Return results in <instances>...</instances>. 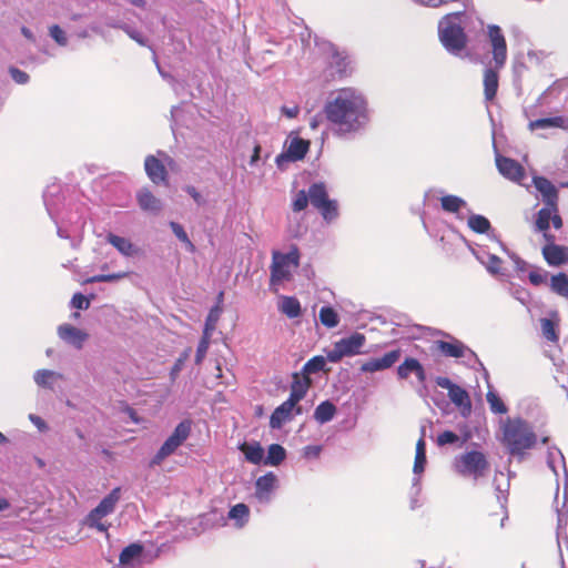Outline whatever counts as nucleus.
Here are the masks:
<instances>
[{"label": "nucleus", "instance_id": "obj_14", "mask_svg": "<svg viewBox=\"0 0 568 568\" xmlns=\"http://www.w3.org/2000/svg\"><path fill=\"white\" fill-rule=\"evenodd\" d=\"M311 383L310 376L303 372L293 373L288 398L298 404L305 397Z\"/></svg>", "mask_w": 568, "mask_h": 568}, {"label": "nucleus", "instance_id": "obj_53", "mask_svg": "<svg viewBox=\"0 0 568 568\" xmlns=\"http://www.w3.org/2000/svg\"><path fill=\"white\" fill-rule=\"evenodd\" d=\"M529 282L535 285L539 286L541 284H545L547 282V273H542L539 271H531L528 274Z\"/></svg>", "mask_w": 568, "mask_h": 568}, {"label": "nucleus", "instance_id": "obj_28", "mask_svg": "<svg viewBox=\"0 0 568 568\" xmlns=\"http://www.w3.org/2000/svg\"><path fill=\"white\" fill-rule=\"evenodd\" d=\"M280 311L288 318L298 317L302 313L301 303L296 297L283 296L280 303Z\"/></svg>", "mask_w": 568, "mask_h": 568}, {"label": "nucleus", "instance_id": "obj_32", "mask_svg": "<svg viewBox=\"0 0 568 568\" xmlns=\"http://www.w3.org/2000/svg\"><path fill=\"white\" fill-rule=\"evenodd\" d=\"M223 292H220L219 295H217V304L211 308L207 317H206V321H205V325H204V329L203 332L204 333H209V334H212L213 331L215 329V326H216V323L219 321V317L222 313V306H221V303L223 302Z\"/></svg>", "mask_w": 568, "mask_h": 568}, {"label": "nucleus", "instance_id": "obj_6", "mask_svg": "<svg viewBox=\"0 0 568 568\" xmlns=\"http://www.w3.org/2000/svg\"><path fill=\"white\" fill-rule=\"evenodd\" d=\"M121 498V488H113L85 517V525L100 532H108L109 526L102 519L115 510Z\"/></svg>", "mask_w": 568, "mask_h": 568}, {"label": "nucleus", "instance_id": "obj_20", "mask_svg": "<svg viewBox=\"0 0 568 568\" xmlns=\"http://www.w3.org/2000/svg\"><path fill=\"white\" fill-rule=\"evenodd\" d=\"M542 255L549 265L560 266L568 262V247L548 244L542 247Z\"/></svg>", "mask_w": 568, "mask_h": 568}, {"label": "nucleus", "instance_id": "obj_48", "mask_svg": "<svg viewBox=\"0 0 568 568\" xmlns=\"http://www.w3.org/2000/svg\"><path fill=\"white\" fill-rule=\"evenodd\" d=\"M458 440H459L458 435L452 430H445L437 436V444L439 446H445L447 444H455Z\"/></svg>", "mask_w": 568, "mask_h": 568}, {"label": "nucleus", "instance_id": "obj_11", "mask_svg": "<svg viewBox=\"0 0 568 568\" xmlns=\"http://www.w3.org/2000/svg\"><path fill=\"white\" fill-rule=\"evenodd\" d=\"M293 413L296 415L302 414V408L297 403L287 398L278 407L274 409L270 417V426L273 429L281 428L285 423L290 422L293 417Z\"/></svg>", "mask_w": 568, "mask_h": 568}, {"label": "nucleus", "instance_id": "obj_43", "mask_svg": "<svg viewBox=\"0 0 568 568\" xmlns=\"http://www.w3.org/2000/svg\"><path fill=\"white\" fill-rule=\"evenodd\" d=\"M487 403L489 404V408L495 414H506L508 412L507 406L503 402V399L495 393L489 390L486 394Z\"/></svg>", "mask_w": 568, "mask_h": 568}, {"label": "nucleus", "instance_id": "obj_24", "mask_svg": "<svg viewBox=\"0 0 568 568\" xmlns=\"http://www.w3.org/2000/svg\"><path fill=\"white\" fill-rule=\"evenodd\" d=\"M178 448V427L173 430L168 440L161 446L159 452L150 462V466L160 465L168 456L173 454Z\"/></svg>", "mask_w": 568, "mask_h": 568}, {"label": "nucleus", "instance_id": "obj_10", "mask_svg": "<svg viewBox=\"0 0 568 568\" xmlns=\"http://www.w3.org/2000/svg\"><path fill=\"white\" fill-rule=\"evenodd\" d=\"M158 557L155 554L153 557L146 559L144 546L141 542H132L124 547L119 555V564L123 567H131L135 564L152 562Z\"/></svg>", "mask_w": 568, "mask_h": 568}, {"label": "nucleus", "instance_id": "obj_12", "mask_svg": "<svg viewBox=\"0 0 568 568\" xmlns=\"http://www.w3.org/2000/svg\"><path fill=\"white\" fill-rule=\"evenodd\" d=\"M402 351L399 348L393 349L382 357L369 358L361 365V372L375 373L385 371L394 366L400 358Z\"/></svg>", "mask_w": 568, "mask_h": 568}, {"label": "nucleus", "instance_id": "obj_1", "mask_svg": "<svg viewBox=\"0 0 568 568\" xmlns=\"http://www.w3.org/2000/svg\"><path fill=\"white\" fill-rule=\"evenodd\" d=\"M324 113L338 134L354 133L368 121L365 99L351 88H344L326 102Z\"/></svg>", "mask_w": 568, "mask_h": 568}, {"label": "nucleus", "instance_id": "obj_38", "mask_svg": "<svg viewBox=\"0 0 568 568\" xmlns=\"http://www.w3.org/2000/svg\"><path fill=\"white\" fill-rule=\"evenodd\" d=\"M320 321L327 328L336 327L339 323V317L336 311L331 306H323L320 310Z\"/></svg>", "mask_w": 568, "mask_h": 568}, {"label": "nucleus", "instance_id": "obj_64", "mask_svg": "<svg viewBox=\"0 0 568 568\" xmlns=\"http://www.w3.org/2000/svg\"><path fill=\"white\" fill-rule=\"evenodd\" d=\"M30 419L38 426V427H44V422L39 417L34 415H30Z\"/></svg>", "mask_w": 568, "mask_h": 568}, {"label": "nucleus", "instance_id": "obj_8", "mask_svg": "<svg viewBox=\"0 0 568 568\" xmlns=\"http://www.w3.org/2000/svg\"><path fill=\"white\" fill-rule=\"evenodd\" d=\"M300 254L298 250L294 247L290 253L282 254L278 252L273 253V261L271 265V282L272 284L281 283L291 278L290 264L298 266Z\"/></svg>", "mask_w": 568, "mask_h": 568}, {"label": "nucleus", "instance_id": "obj_26", "mask_svg": "<svg viewBox=\"0 0 568 568\" xmlns=\"http://www.w3.org/2000/svg\"><path fill=\"white\" fill-rule=\"evenodd\" d=\"M486 513L488 525L498 527L504 526V520L507 518V510L498 499L487 506Z\"/></svg>", "mask_w": 568, "mask_h": 568}, {"label": "nucleus", "instance_id": "obj_61", "mask_svg": "<svg viewBox=\"0 0 568 568\" xmlns=\"http://www.w3.org/2000/svg\"><path fill=\"white\" fill-rule=\"evenodd\" d=\"M186 192L193 197V200L197 203V204H201L203 203V197L202 195L196 191L195 187L193 186H187L186 187Z\"/></svg>", "mask_w": 568, "mask_h": 568}, {"label": "nucleus", "instance_id": "obj_52", "mask_svg": "<svg viewBox=\"0 0 568 568\" xmlns=\"http://www.w3.org/2000/svg\"><path fill=\"white\" fill-rule=\"evenodd\" d=\"M9 73L18 84H24L29 81V74L18 68L11 67Z\"/></svg>", "mask_w": 568, "mask_h": 568}, {"label": "nucleus", "instance_id": "obj_2", "mask_svg": "<svg viewBox=\"0 0 568 568\" xmlns=\"http://www.w3.org/2000/svg\"><path fill=\"white\" fill-rule=\"evenodd\" d=\"M500 432V442L511 456H524L537 444V435L529 423L520 417L501 420Z\"/></svg>", "mask_w": 568, "mask_h": 568}, {"label": "nucleus", "instance_id": "obj_29", "mask_svg": "<svg viewBox=\"0 0 568 568\" xmlns=\"http://www.w3.org/2000/svg\"><path fill=\"white\" fill-rule=\"evenodd\" d=\"M531 131L537 129H548V128H567V122L562 116H554V118H544L530 121L528 124Z\"/></svg>", "mask_w": 568, "mask_h": 568}, {"label": "nucleus", "instance_id": "obj_59", "mask_svg": "<svg viewBox=\"0 0 568 568\" xmlns=\"http://www.w3.org/2000/svg\"><path fill=\"white\" fill-rule=\"evenodd\" d=\"M281 111L288 119H293L296 118L297 114L300 113V108L297 105H294L292 108L282 106Z\"/></svg>", "mask_w": 568, "mask_h": 568}, {"label": "nucleus", "instance_id": "obj_3", "mask_svg": "<svg viewBox=\"0 0 568 568\" xmlns=\"http://www.w3.org/2000/svg\"><path fill=\"white\" fill-rule=\"evenodd\" d=\"M488 38L493 49L495 69L488 68L484 71L483 83L485 100L493 101L499 87L498 70L505 65L507 60V43L501 29L495 24L488 26Z\"/></svg>", "mask_w": 568, "mask_h": 568}, {"label": "nucleus", "instance_id": "obj_58", "mask_svg": "<svg viewBox=\"0 0 568 568\" xmlns=\"http://www.w3.org/2000/svg\"><path fill=\"white\" fill-rule=\"evenodd\" d=\"M436 384L439 387L447 389V392H449L456 385L448 377H442V376L436 378Z\"/></svg>", "mask_w": 568, "mask_h": 568}, {"label": "nucleus", "instance_id": "obj_9", "mask_svg": "<svg viewBox=\"0 0 568 568\" xmlns=\"http://www.w3.org/2000/svg\"><path fill=\"white\" fill-rule=\"evenodd\" d=\"M433 349L445 357L453 358H463L467 355H475V353L468 346L455 337H450L449 342L435 341L433 344Z\"/></svg>", "mask_w": 568, "mask_h": 568}, {"label": "nucleus", "instance_id": "obj_39", "mask_svg": "<svg viewBox=\"0 0 568 568\" xmlns=\"http://www.w3.org/2000/svg\"><path fill=\"white\" fill-rule=\"evenodd\" d=\"M442 209L449 213H457L466 204L465 201L456 195H444L440 199Z\"/></svg>", "mask_w": 568, "mask_h": 568}, {"label": "nucleus", "instance_id": "obj_15", "mask_svg": "<svg viewBox=\"0 0 568 568\" xmlns=\"http://www.w3.org/2000/svg\"><path fill=\"white\" fill-rule=\"evenodd\" d=\"M144 168L148 176L154 184L166 183L168 172L161 160L154 155L146 156Z\"/></svg>", "mask_w": 568, "mask_h": 568}, {"label": "nucleus", "instance_id": "obj_44", "mask_svg": "<svg viewBox=\"0 0 568 568\" xmlns=\"http://www.w3.org/2000/svg\"><path fill=\"white\" fill-rule=\"evenodd\" d=\"M325 365L326 361L323 356H314L304 364L302 372L310 376V374L324 371Z\"/></svg>", "mask_w": 568, "mask_h": 568}, {"label": "nucleus", "instance_id": "obj_41", "mask_svg": "<svg viewBox=\"0 0 568 568\" xmlns=\"http://www.w3.org/2000/svg\"><path fill=\"white\" fill-rule=\"evenodd\" d=\"M468 226L478 234H484L490 229V222L483 215H471L468 219Z\"/></svg>", "mask_w": 568, "mask_h": 568}, {"label": "nucleus", "instance_id": "obj_30", "mask_svg": "<svg viewBox=\"0 0 568 568\" xmlns=\"http://www.w3.org/2000/svg\"><path fill=\"white\" fill-rule=\"evenodd\" d=\"M335 414V405L329 400H324L315 408L314 418L316 422L324 424L332 420Z\"/></svg>", "mask_w": 568, "mask_h": 568}, {"label": "nucleus", "instance_id": "obj_17", "mask_svg": "<svg viewBox=\"0 0 568 568\" xmlns=\"http://www.w3.org/2000/svg\"><path fill=\"white\" fill-rule=\"evenodd\" d=\"M344 356H354L362 353V348L366 343V337L362 333H353L351 336L336 342Z\"/></svg>", "mask_w": 568, "mask_h": 568}, {"label": "nucleus", "instance_id": "obj_18", "mask_svg": "<svg viewBox=\"0 0 568 568\" xmlns=\"http://www.w3.org/2000/svg\"><path fill=\"white\" fill-rule=\"evenodd\" d=\"M496 164L499 172L513 181H519L525 175L523 166L510 158L499 156L496 160Z\"/></svg>", "mask_w": 568, "mask_h": 568}, {"label": "nucleus", "instance_id": "obj_16", "mask_svg": "<svg viewBox=\"0 0 568 568\" xmlns=\"http://www.w3.org/2000/svg\"><path fill=\"white\" fill-rule=\"evenodd\" d=\"M410 374H415L420 383L426 381V373L423 365L414 357L405 358V361L397 367V376L399 379H407Z\"/></svg>", "mask_w": 568, "mask_h": 568}, {"label": "nucleus", "instance_id": "obj_42", "mask_svg": "<svg viewBox=\"0 0 568 568\" xmlns=\"http://www.w3.org/2000/svg\"><path fill=\"white\" fill-rule=\"evenodd\" d=\"M276 476L273 473H267L256 480V490L261 494H268L276 484Z\"/></svg>", "mask_w": 568, "mask_h": 568}, {"label": "nucleus", "instance_id": "obj_51", "mask_svg": "<svg viewBox=\"0 0 568 568\" xmlns=\"http://www.w3.org/2000/svg\"><path fill=\"white\" fill-rule=\"evenodd\" d=\"M71 305L78 310H87L90 306V301L81 293H75L72 296Z\"/></svg>", "mask_w": 568, "mask_h": 568}, {"label": "nucleus", "instance_id": "obj_19", "mask_svg": "<svg viewBox=\"0 0 568 568\" xmlns=\"http://www.w3.org/2000/svg\"><path fill=\"white\" fill-rule=\"evenodd\" d=\"M59 337L77 348H82L83 343L88 339V334L71 324H63L58 327Z\"/></svg>", "mask_w": 568, "mask_h": 568}, {"label": "nucleus", "instance_id": "obj_37", "mask_svg": "<svg viewBox=\"0 0 568 568\" xmlns=\"http://www.w3.org/2000/svg\"><path fill=\"white\" fill-rule=\"evenodd\" d=\"M426 464V443L422 436L416 443V453L414 460V473L420 474L424 471Z\"/></svg>", "mask_w": 568, "mask_h": 568}, {"label": "nucleus", "instance_id": "obj_62", "mask_svg": "<svg viewBox=\"0 0 568 568\" xmlns=\"http://www.w3.org/2000/svg\"><path fill=\"white\" fill-rule=\"evenodd\" d=\"M550 221H551L554 227L557 230L562 226V220H561L560 215L558 214V210L554 211V213L551 214Z\"/></svg>", "mask_w": 568, "mask_h": 568}, {"label": "nucleus", "instance_id": "obj_45", "mask_svg": "<svg viewBox=\"0 0 568 568\" xmlns=\"http://www.w3.org/2000/svg\"><path fill=\"white\" fill-rule=\"evenodd\" d=\"M211 336H212V334L203 332V335H202V337L199 342L197 348H196V354H195V359H194L196 365H200L203 362V359L205 358L209 346H210Z\"/></svg>", "mask_w": 568, "mask_h": 568}, {"label": "nucleus", "instance_id": "obj_50", "mask_svg": "<svg viewBox=\"0 0 568 568\" xmlns=\"http://www.w3.org/2000/svg\"><path fill=\"white\" fill-rule=\"evenodd\" d=\"M50 36L55 40L57 43L64 45L67 44V37L64 31L58 26L53 24L49 29Z\"/></svg>", "mask_w": 568, "mask_h": 568}, {"label": "nucleus", "instance_id": "obj_40", "mask_svg": "<svg viewBox=\"0 0 568 568\" xmlns=\"http://www.w3.org/2000/svg\"><path fill=\"white\" fill-rule=\"evenodd\" d=\"M550 286L555 293L564 297H568V276L565 273L554 275L551 277Z\"/></svg>", "mask_w": 568, "mask_h": 568}, {"label": "nucleus", "instance_id": "obj_21", "mask_svg": "<svg viewBox=\"0 0 568 568\" xmlns=\"http://www.w3.org/2000/svg\"><path fill=\"white\" fill-rule=\"evenodd\" d=\"M448 397L452 400V403L460 409L462 415L467 416L470 414L471 400L466 389L456 384L448 392Z\"/></svg>", "mask_w": 568, "mask_h": 568}, {"label": "nucleus", "instance_id": "obj_47", "mask_svg": "<svg viewBox=\"0 0 568 568\" xmlns=\"http://www.w3.org/2000/svg\"><path fill=\"white\" fill-rule=\"evenodd\" d=\"M125 276L124 273H114V274H100L94 275L90 278H88V283H102V282H113L121 280Z\"/></svg>", "mask_w": 568, "mask_h": 568}, {"label": "nucleus", "instance_id": "obj_57", "mask_svg": "<svg viewBox=\"0 0 568 568\" xmlns=\"http://www.w3.org/2000/svg\"><path fill=\"white\" fill-rule=\"evenodd\" d=\"M304 456L306 458H316L320 456L321 452H322V447L318 446V445H308L306 447H304Z\"/></svg>", "mask_w": 568, "mask_h": 568}, {"label": "nucleus", "instance_id": "obj_5", "mask_svg": "<svg viewBox=\"0 0 568 568\" xmlns=\"http://www.w3.org/2000/svg\"><path fill=\"white\" fill-rule=\"evenodd\" d=\"M453 467L458 475L477 480L487 476L490 463L485 453L474 449L455 457Z\"/></svg>", "mask_w": 568, "mask_h": 568}, {"label": "nucleus", "instance_id": "obj_55", "mask_svg": "<svg viewBox=\"0 0 568 568\" xmlns=\"http://www.w3.org/2000/svg\"><path fill=\"white\" fill-rule=\"evenodd\" d=\"M192 422L190 419L180 422V445L189 437Z\"/></svg>", "mask_w": 568, "mask_h": 568}, {"label": "nucleus", "instance_id": "obj_22", "mask_svg": "<svg viewBox=\"0 0 568 568\" xmlns=\"http://www.w3.org/2000/svg\"><path fill=\"white\" fill-rule=\"evenodd\" d=\"M536 189L542 195V200L546 205H556L558 202V191L555 185L544 176H537L534 179Z\"/></svg>", "mask_w": 568, "mask_h": 568}, {"label": "nucleus", "instance_id": "obj_23", "mask_svg": "<svg viewBox=\"0 0 568 568\" xmlns=\"http://www.w3.org/2000/svg\"><path fill=\"white\" fill-rule=\"evenodd\" d=\"M136 200L143 211L159 213L162 209L160 199L148 189L140 190L136 194Z\"/></svg>", "mask_w": 568, "mask_h": 568}, {"label": "nucleus", "instance_id": "obj_13", "mask_svg": "<svg viewBox=\"0 0 568 568\" xmlns=\"http://www.w3.org/2000/svg\"><path fill=\"white\" fill-rule=\"evenodd\" d=\"M310 149V142L300 138H295L291 141L286 153H282L276 158L278 166L282 165L283 161H298L305 158Z\"/></svg>", "mask_w": 568, "mask_h": 568}, {"label": "nucleus", "instance_id": "obj_49", "mask_svg": "<svg viewBox=\"0 0 568 568\" xmlns=\"http://www.w3.org/2000/svg\"><path fill=\"white\" fill-rule=\"evenodd\" d=\"M54 376V373L48 369H40L34 375V381L39 386H47Z\"/></svg>", "mask_w": 568, "mask_h": 568}, {"label": "nucleus", "instance_id": "obj_63", "mask_svg": "<svg viewBox=\"0 0 568 568\" xmlns=\"http://www.w3.org/2000/svg\"><path fill=\"white\" fill-rule=\"evenodd\" d=\"M450 0H428L427 2H425V4H427L428 7H433V8H437L444 3H447L449 2Z\"/></svg>", "mask_w": 568, "mask_h": 568}, {"label": "nucleus", "instance_id": "obj_25", "mask_svg": "<svg viewBox=\"0 0 568 568\" xmlns=\"http://www.w3.org/2000/svg\"><path fill=\"white\" fill-rule=\"evenodd\" d=\"M239 449L244 454L245 459L254 465H258L263 462L264 458V449L260 443L253 442L247 443L244 442L239 446Z\"/></svg>", "mask_w": 568, "mask_h": 568}, {"label": "nucleus", "instance_id": "obj_36", "mask_svg": "<svg viewBox=\"0 0 568 568\" xmlns=\"http://www.w3.org/2000/svg\"><path fill=\"white\" fill-rule=\"evenodd\" d=\"M540 325L542 336L547 341L557 344L559 341L558 323L550 318H541Z\"/></svg>", "mask_w": 568, "mask_h": 568}, {"label": "nucleus", "instance_id": "obj_35", "mask_svg": "<svg viewBox=\"0 0 568 568\" xmlns=\"http://www.w3.org/2000/svg\"><path fill=\"white\" fill-rule=\"evenodd\" d=\"M554 211H557V204L556 205H546L538 211L537 220H536V227L540 232L548 231L550 226V217Z\"/></svg>", "mask_w": 568, "mask_h": 568}, {"label": "nucleus", "instance_id": "obj_34", "mask_svg": "<svg viewBox=\"0 0 568 568\" xmlns=\"http://www.w3.org/2000/svg\"><path fill=\"white\" fill-rule=\"evenodd\" d=\"M229 518L235 520L237 527H243L250 518L248 506L243 503L234 505L229 511Z\"/></svg>", "mask_w": 568, "mask_h": 568}, {"label": "nucleus", "instance_id": "obj_31", "mask_svg": "<svg viewBox=\"0 0 568 568\" xmlns=\"http://www.w3.org/2000/svg\"><path fill=\"white\" fill-rule=\"evenodd\" d=\"M108 242L113 245L121 254L132 256L136 250L133 244L125 237L110 233L106 236Z\"/></svg>", "mask_w": 568, "mask_h": 568}, {"label": "nucleus", "instance_id": "obj_7", "mask_svg": "<svg viewBox=\"0 0 568 568\" xmlns=\"http://www.w3.org/2000/svg\"><path fill=\"white\" fill-rule=\"evenodd\" d=\"M311 204L320 211L323 219L327 222L333 221L338 215L337 202L329 200L324 183H313L308 189Z\"/></svg>", "mask_w": 568, "mask_h": 568}, {"label": "nucleus", "instance_id": "obj_46", "mask_svg": "<svg viewBox=\"0 0 568 568\" xmlns=\"http://www.w3.org/2000/svg\"><path fill=\"white\" fill-rule=\"evenodd\" d=\"M308 201H310L308 193L305 192L304 190L298 191L295 195L293 203H292V210L294 212H301V211L305 210L308 205Z\"/></svg>", "mask_w": 568, "mask_h": 568}, {"label": "nucleus", "instance_id": "obj_60", "mask_svg": "<svg viewBox=\"0 0 568 568\" xmlns=\"http://www.w3.org/2000/svg\"><path fill=\"white\" fill-rule=\"evenodd\" d=\"M179 236H180V242H183L190 252H194L195 247H194L193 243L189 240L187 234L181 226H180V235Z\"/></svg>", "mask_w": 568, "mask_h": 568}, {"label": "nucleus", "instance_id": "obj_27", "mask_svg": "<svg viewBox=\"0 0 568 568\" xmlns=\"http://www.w3.org/2000/svg\"><path fill=\"white\" fill-rule=\"evenodd\" d=\"M329 67L335 70L338 78H343L347 74V58L343 53L338 52L334 47L331 49Z\"/></svg>", "mask_w": 568, "mask_h": 568}, {"label": "nucleus", "instance_id": "obj_4", "mask_svg": "<svg viewBox=\"0 0 568 568\" xmlns=\"http://www.w3.org/2000/svg\"><path fill=\"white\" fill-rule=\"evenodd\" d=\"M463 11L446 14L438 26L443 45L453 54H459L467 45V36L459 23Z\"/></svg>", "mask_w": 568, "mask_h": 568}, {"label": "nucleus", "instance_id": "obj_54", "mask_svg": "<svg viewBox=\"0 0 568 568\" xmlns=\"http://www.w3.org/2000/svg\"><path fill=\"white\" fill-rule=\"evenodd\" d=\"M344 356L343 352L341 351L339 346L335 342L333 348L327 352L326 358L331 363H338Z\"/></svg>", "mask_w": 568, "mask_h": 568}, {"label": "nucleus", "instance_id": "obj_33", "mask_svg": "<svg viewBox=\"0 0 568 568\" xmlns=\"http://www.w3.org/2000/svg\"><path fill=\"white\" fill-rule=\"evenodd\" d=\"M286 458V450L280 444L268 446L267 455L263 462L265 465L278 466Z\"/></svg>", "mask_w": 568, "mask_h": 568}, {"label": "nucleus", "instance_id": "obj_56", "mask_svg": "<svg viewBox=\"0 0 568 568\" xmlns=\"http://www.w3.org/2000/svg\"><path fill=\"white\" fill-rule=\"evenodd\" d=\"M501 263L500 257L497 255H490L488 258L487 270L493 274H497L500 271Z\"/></svg>", "mask_w": 568, "mask_h": 568}]
</instances>
